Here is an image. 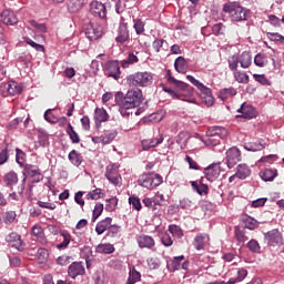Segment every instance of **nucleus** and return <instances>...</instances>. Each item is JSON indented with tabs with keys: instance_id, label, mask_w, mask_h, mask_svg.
<instances>
[{
	"instance_id": "63",
	"label": "nucleus",
	"mask_w": 284,
	"mask_h": 284,
	"mask_svg": "<svg viewBox=\"0 0 284 284\" xmlns=\"http://www.w3.org/2000/svg\"><path fill=\"white\" fill-rule=\"evenodd\" d=\"M225 29V26L223 23H216L213 26L212 30H213V34H215L216 37H219V34H223V30Z\"/></svg>"
},
{
	"instance_id": "31",
	"label": "nucleus",
	"mask_w": 284,
	"mask_h": 284,
	"mask_svg": "<svg viewBox=\"0 0 284 284\" xmlns=\"http://www.w3.org/2000/svg\"><path fill=\"white\" fill-rule=\"evenodd\" d=\"M4 183L8 187H13V185H17V183H19V176L14 171H11L6 174Z\"/></svg>"
},
{
	"instance_id": "32",
	"label": "nucleus",
	"mask_w": 284,
	"mask_h": 284,
	"mask_svg": "<svg viewBox=\"0 0 284 284\" xmlns=\"http://www.w3.org/2000/svg\"><path fill=\"white\" fill-rule=\"evenodd\" d=\"M191 185L194 192H197L200 196H205L207 195V192H210V187L207 186V184H203V183L199 184L196 182H191Z\"/></svg>"
},
{
	"instance_id": "18",
	"label": "nucleus",
	"mask_w": 284,
	"mask_h": 284,
	"mask_svg": "<svg viewBox=\"0 0 284 284\" xmlns=\"http://www.w3.org/2000/svg\"><path fill=\"white\" fill-rule=\"evenodd\" d=\"M31 234L34 237V241H38V243H41V245L48 244V239H45V233L43 232V227H41V225H34L31 229Z\"/></svg>"
},
{
	"instance_id": "56",
	"label": "nucleus",
	"mask_w": 284,
	"mask_h": 284,
	"mask_svg": "<svg viewBox=\"0 0 284 284\" xmlns=\"http://www.w3.org/2000/svg\"><path fill=\"white\" fill-rule=\"evenodd\" d=\"M148 265L150 270H159V267H161V260L158 257H150L148 260Z\"/></svg>"
},
{
	"instance_id": "14",
	"label": "nucleus",
	"mask_w": 284,
	"mask_h": 284,
	"mask_svg": "<svg viewBox=\"0 0 284 284\" xmlns=\"http://www.w3.org/2000/svg\"><path fill=\"white\" fill-rule=\"evenodd\" d=\"M90 12L93 17H99L100 19H105L108 14V10L105 9V4L99 1H92L90 3Z\"/></svg>"
},
{
	"instance_id": "48",
	"label": "nucleus",
	"mask_w": 284,
	"mask_h": 284,
	"mask_svg": "<svg viewBox=\"0 0 284 284\" xmlns=\"http://www.w3.org/2000/svg\"><path fill=\"white\" fill-rule=\"evenodd\" d=\"M24 43H27L28 45H31V48H33L34 50H37L38 52H43L45 50V48L42 44H39L37 42H34L32 39L24 37L23 38Z\"/></svg>"
},
{
	"instance_id": "3",
	"label": "nucleus",
	"mask_w": 284,
	"mask_h": 284,
	"mask_svg": "<svg viewBox=\"0 0 284 284\" xmlns=\"http://www.w3.org/2000/svg\"><path fill=\"white\" fill-rule=\"evenodd\" d=\"M223 12L230 16L231 21L241 22L250 19V10L243 8L236 2L225 3L223 6Z\"/></svg>"
},
{
	"instance_id": "33",
	"label": "nucleus",
	"mask_w": 284,
	"mask_h": 284,
	"mask_svg": "<svg viewBox=\"0 0 284 284\" xmlns=\"http://www.w3.org/2000/svg\"><path fill=\"white\" fill-rule=\"evenodd\" d=\"M69 161H71L72 165H75V168H79V165L83 163V156H81V153L77 152V150H72L69 153Z\"/></svg>"
},
{
	"instance_id": "47",
	"label": "nucleus",
	"mask_w": 284,
	"mask_h": 284,
	"mask_svg": "<svg viewBox=\"0 0 284 284\" xmlns=\"http://www.w3.org/2000/svg\"><path fill=\"white\" fill-rule=\"evenodd\" d=\"M189 139H190V136H187V134L186 133H180L179 135H178V139H176V143H178V145H180V148L182 149V150H185V148L187 146V141H189Z\"/></svg>"
},
{
	"instance_id": "2",
	"label": "nucleus",
	"mask_w": 284,
	"mask_h": 284,
	"mask_svg": "<svg viewBox=\"0 0 284 284\" xmlns=\"http://www.w3.org/2000/svg\"><path fill=\"white\" fill-rule=\"evenodd\" d=\"M115 103H122L123 108H139L143 103V91L141 89H132L123 95L122 92L115 94Z\"/></svg>"
},
{
	"instance_id": "38",
	"label": "nucleus",
	"mask_w": 284,
	"mask_h": 284,
	"mask_svg": "<svg viewBox=\"0 0 284 284\" xmlns=\"http://www.w3.org/2000/svg\"><path fill=\"white\" fill-rule=\"evenodd\" d=\"M67 134L71 139L72 143H80L81 139L79 138V133L74 131V126L71 123H68Z\"/></svg>"
},
{
	"instance_id": "59",
	"label": "nucleus",
	"mask_w": 284,
	"mask_h": 284,
	"mask_svg": "<svg viewBox=\"0 0 284 284\" xmlns=\"http://www.w3.org/2000/svg\"><path fill=\"white\" fill-rule=\"evenodd\" d=\"M266 37L270 39V41H280V43H284V37L280 33L267 32Z\"/></svg>"
},
{
	"instance_id": "7",
	"label": "nucleus",
	"mask_w": 284,
	"mask_h": 284,
	"mask_svg": "<svg viewBox=\"0 0 284 284\" xmlns=\"http://www.w3.org/2000/svg\"><path fill=\"white\" fill-rule=\"evenodd\" d=\"M23 181L29 179L31 183H41L43 181V174H41V170L34 169V166L27 164L23 170Z\"/></svg>"
},
{
	"instance_id": "41",
	"label": "nucleus",
	"mask_w": 284,
	"mask_h": 284,
	"mask_svg": "<svg viewBox=\"0 0 284 284\" xmlns=\"http://www.w3.org/2000/svg\"><path fill=\"white\" fill-rule=\"evenodd\" d=\"M8 92L14 97L16 94H21V92H23V88H21V85H19L17 82L12 81L8 84Z\"/></svg>"
},
{
	"instance_id": "45",
	"label": "nucleus",
	"mask_w": 284,
	"mask_h": 284,
	"mask_svg": "<svg viewBox=\"0 0 284 284\" xmlns=\"http://www.w3.org/2000/svg\"><path fill=\"white\" fill-rule=\"evenodd\" d=\"M142 203L144 207H148V210H151V212H159V207L156 206V204H154L153 197H144L142 200Z\"/></svg>"
},
{
	"instance_id": "58",
	"label": "nucleus",
	"mask_w": 284,
	"mask_h": 284,
	"mask_svg": "<svg viewBox=\"0 0 284 284\" xmlns=\"http://www.w3.org/2000/svg\"><path fill=\"white\" fill-rule=\"evenodd\" d=\"M247 247L251 252H254L255 254H258V252H261V245L256 240H251L247 243Z\"/></svg>"
},
{
	"instance_id": "12",
	"label": "nucleus",
	"mask_w": 284,
	"mask_h": 284,
	"mask_svg": "<svg viewBox=\"0 0 284 284\" xmlns=\"http://www.w3.org/2000/svg\"><path fill=\"white\" fill-rule=\"evenodd\" d=\"M265 240L267 241L268 245L272 247H276L277 245H283V235L276 229L268 231L265 234Z\"/></svg>"
},
{
	"instance_id": "4",
	"label": "nucleus",
	"mask_w": 284,
	"mask_h": 284,
	"mask_svg": "<svg viewBox=\"0 0 284 284\" xmlns=\"http://www.w3.org/2000/svg\"><path fill=\"white\" fill-rule=\"evenodd\" d=\"M186 79L187 81H190V83H192V85H195V88L200 90V97L202 99V102H204L207 108H212V105H214V95H212V90L205 87L192 75H186Z\"/></svg>"
},
{
	"instance_id": "39",
	"label": "nucleus",
	"mask_w": 284,
	"mask_h": 284,
	"mask_svg": "<svg viewBox=\"0 0 284 284\" xmlns=\"http://www.w3.org/2000/svg\"><path fill=\"white\" fill-rule=\"evenodd\" d=\"M139 281H141V273H139V271L132 268L129 272V277L125 284H134V283H139Z\"/></svg>"
},
{
	"instance_id": "30",
	"label": "nucleus",
	"mask_w": 284,
	"mask_h": 284,
	"mask_svg": "<svg viewBox=\"0 0 284 284\" xmlns=\"http://www.w3.org/2000/svg\"><path fill=\"white\" fill-rule=\"evenodd\" d=\"M244 148L247 150V152H261V150H265V144H263L261 141L248 142L244 144Z\"/></svg>"
},
{
	"instance_id": "51",
	"label": "nucleus",
	"mask_w": 284,
	"mask_h": 284,
	"mask_svg": "<svg viewBox=\"0 0 284 284\" xmlns=\"http://www.w3.org/2000/svg\"><path fill=\"white\" fill-rule=\"evenodd\" d=\"M116 205H119V200L116 197H111L106 200V204H105L106 212H114V210H116Z\"/></svg>"
},
{
	"instance_id": "6",
	"label": "nucleus",
	"mask_w": 284,
	"mask_h": 284,
	"mask_svg": "<svg viewBox=\"0 0 284 284\" xmlns=\"http://www.w3.org/2000/svg\"><path fill=\"white\" fill-rule=\"evenodd\" d=\"M141 187H146V190H153V187H159L163 183V178L156 173L142 174L138 180Z\"/></svg>"
},
{
	"instance_id": "28",
	"label": "nucleus",
	"mask_w": 284,
	"mask_h": 284,
	"mask_svg": "<svg viewBox=\"0 0 284 284\" xmlns=\"http://www.w3.org/2000/svg\"><path fill=\"white\" fill-rule=\"evenodd\" d=\"M260 176L263 181H274L278 176V171L276 169H265L260 172Z\"/></svg>"
},
{
	"instance_id": "35",
	"label": "nucleus",
	"mask_w": 284,
	"mask_h": 284,
	"mask_svg": "<svg viewBox=\"0 0 284 284\" xmlns=\"http://www.w3.org/2000/svg\"><path fill=\"white\" fill-rule=\"evenodd\" d=\"M239 59H240L241 68L247 69L250 68V65H252V55L250 54V52L247 51L242 52Z\"/></svg>"
},
{
	"instance_id": "62",
	"label": "nucleus",
	"mask_w": 284,
	"mask_h": 284,
	"mask_svg": "<svg viewBox=\"0 0 284 284\" xmlns=\"http://www.w3.org/2000/svg\"><path fill=\"white\" fill-rule=\"evenodd\" d=\"M103 213V204L97 203L93 209V221H97L99 219V215Z\"/></svg>"
},
{
	"instance_id": "20",
	"label": "nucleus",
	"mask_w": 284,
	"mask_h": 284,
	"mask_svg": "<svg viewBox=\"0 0 284 284\" xmlns=\"http://www.w3.org/2000/svg\"><path fill=\"white\" fill-rule=\"evenodd\" d=\"M237 112L242 114L243 119H254L256 118V110L253 109L252 105L243 103L240 109H237Z\"/></svg>"
},
{
	"instance_id": "21",
	"label": "nucleus",
	"mask_w": 284,
	"mask_h": 284,
	"mask_svg": "<svg viewBox=\"0 0 284 284\" xmlns=\"http://www.w3.org/2000/svg\"><path fill=\"white\" fill-rule=\"evenodd\" d=\"M1 19H2L3 23H6V26H16V23L19 22L17 14H14L12 11H10L8 9L2 11Z\"/></svg>"
},
{
	"instance_id": "49",
	"label": "nucleus",
	"mask_w": 284,
	"mask_h": 284,
	"mask_svg": "<svg viewBox=\"0 0 284 284\" xmlns=\"http://www.w3.org/2000/svg\"><path fill=\"white\" fill-rule=\"evenodd\" d=\"M169 232L173 236H176L178 239H182L183 237V230H181V226H179L176 224L169 225Z\"/></svg>"
},
{
	"instance_id": "23",
	"label": "nucleus",
	"mask_w": 284,
	"mask_h": 284,
	"mask_svg": "<svg viewBox=\"0 0 284 284\" xmlns=\"http://www.w3.org/2000/svg\"><path fill=\"white\" fill-rule=\"evenodd\" d=\"M95 124L99 126V123H105L108 119H110V115L108 114V111L103 108H97L94 110V116H93Z\"/></svg>"
},
{
	"instance_id": "17",
	"label": "nucleus",
	"mask_w": 284,
	"mask_h": 284,
	"mask_svg": "<svg viewBox=\"0 0 284 284\" xmlns=\"http://www.w3.org/2000/svg\"><path fill=\"white\" fill-rule=\"evenodd\" d=\"M210 243V235L207 233H199L193 240V247L201 252V250H205V245Z\"/></svg>"
},
{
	"instance_id": "9",
	"label": "nucleus",
	"mask_w": 284,
	"mask_h": 284,
	"mask_svg": "<svg viewBox=\"0 0 284 284\" xmlns=\"http://www.w3.org/2000/svg\"><path fill=\"white\" fill-rule=\"evenodd\" d=\"M84 34L90 41H97V39H101V37H103V28L91 22L84 29Z\"/></svg>"
},
{
	"instance_id": "5",
	"label": "nucleus",
	"mask_w": 284,
	"mask_h": 284,
	"mask_svg": "<svg viewBox=\"0 0 284 284\" xmlns=\"http://www.w3.org/2000/svg\"><path fill=\"white\" fill-rule=\"evenodd\" d=\"M153 79L152 73L148 71L136 72L128 77V83L135 88H148V85H152Z\"/></svg>"
},
{
	"instance_id": "43",
	"label": "nucleus",
	"mask_w": 284,
	"mask_h": 284,
	"mask_svg": "<svg viewBox=\"0 0 284 284\" xmlns=\"http://www.w3.org/2000/svg\"><path fill=\"white\" fill-rule=\"evenodd\" d=\"M129 204L132 205L133 210H136V212H141L143 209V205H141V200L136 195H131L129 197Z\"/></svg>"
},
{
	"instance_id": "25",
	"label": "nucleus",
	"mask_w": 284,
	"mask_h": 284,
	"mask_svg": "<svg viewBox=\"0 0 284 284\" xmlns=\"http://www.w3.org/2000/svg\"><path fill=\"white\" fill-rule=\"evenodd\" d=\"M250 174H252V170L250 169V166H247V164L237 165L236 173H235L236 179L244 180V179H247Z\"/></svg>"
},
{
	"instance_id": "36",
	"label": "nucleus",
	"mask_w": 284,
	"mask_h": 284,
	"mask_svg": "<svg viewBox=\"0 0 284 284\" xmlns=\"http://www.w3.org/2000/svg\"><path fill=\"white\" fill-rule=\"evenodd\" d=\"M230 97H236V89L229 88L220 90L219 99H221V101H227Z\"/></svg>"
},
{
	"instance_id": "61",
	"label": "nucleus",
	"mask_w": 284,
	"mask_h": 284,
	"mask_svg": "<svg viewBox=\"0 0 284 284\" xmlns=\"http://www.w3.org/2000/svg\"><path fill=\"white\" fill-rule=\"evenodd\" d=\"M161 243L164 245V247H172L174 241H172V236H170V234H164L161 237Z\"/></svg>"
},
{
	"instance_id": "16",
	"label": "nucleus",
	"mask_w": 284,
	"mask_h": 284,
	"mask_svg": "<svg viewBox=\"0 0 284 284\" xmlns=\"http://www.w3.org/2000/svg\"><path fill=\"white\" fill-rule=\"evenodd\" d=\"M85 274V266H83V263L81 262H73L68 267V275L70 278H77V276H83Z\"/></svg>"
},
{
	"instance_id": "55",
	"label": "nucleus",
	"mask_w": 284,
	"mask_h": 284,
	"mask_svg": "<svg viewBox=\"0 0 284 284\" xmlns=\"http://www.w3.org/2000/svg\"><path fill=\"white\" fill-rule=\"evenodd\" d=\"M254 63L255 65H257L258 68H264L265 63H267V58H265V55L258 53L255 55L254 58Z\"/></svg>"
},
{
	"instance_id": "13",
	"label": "nucleus",
	"mask_w": 284,
	"mask_h": 284,
	"mask_svg": "<svg viewBox=\"0 0 284 284\" xmlns=\"http://www.w3.org/2000/svg\"><path fill=\"white\" fill-rule=\"evenodd\" d=\"M6 242L10 247H14V250H18L21 252L23 250V241L21 240V235L17 232H11L6 236Z\"/></svg>"
},
{
	"instance_id": "22",
	"label": "nucleus",
	"mask_w": 284,
	"mask_h": 284,
	"mask_svg": "<svg viewBox=\"0 0 284 284\" xmlns=\"http://www.w3.org/2000/svg\"><path fill=\"white\" fill-rule=\"evenodd\" d=\"M160 143H163V135H160V138L142 140L141 145L142 150L148 151L151 150V148H156Z\"/></svg>"
},
{
	"instance_id": "64",
	"label": "nucleus",
	"mask_w": 284,
	"mask_h": 284,
	"mask_svg": "<svg viewBox=\"0 0 284 284\" xmlns=\"http://www.w3.org/2000/svg\"><path fill=\"white\" fill-rule=\"evenodd\" d=\"M108 275L105 273H100L95 278V284H108Z\"/></svg>"
},
{
	"instance_id": "1",
	"label": "nucleus",
	"mask_w": 284,
	"mask_h": 284,
	"mask_svg": "<svg viewBox=\"0 0 284 284\" xmlns=\"http://www.w3.org/2000/svg\"><path fill=\"white\" fill-rule=\"evenodd\" d=\"M166 79L169 83H172L173 85H175V88H178V90H181V92H187V94H185L174 89L163 87V91L166 92V94L172 97V99H178L179 101H186V103H196V98H194V91H193L194 89L190 88V84L181 80H176L175 78L172 77V73L170 71H168Z\"/></svg>"
},
{
	"instance_id": "10",
	"label": "nucleus",
	"mask_w": 284,
	"mask_h": 284,
	"mask_svg": "<svg viewBox=\"0 0 284 284\" xmlns=\"http://www.w3.org/2000/svg\"><path fill=\"white\" fill-rule=\"evenodd\" d=\"M239 162H241V150L236 146H232L226 151V165L232 170Z\"/></svg>"
},
{
	"instance_id": "19",
	"label": "nucleus",
	"mask_w": 284,
	"mask_h": 284,
	"mask_svg": "<svg viewBox=\"0 0 284 284\" xmlns=\"http://www.w3.org/2000/svg\"><path fill=\"white\" fill-rule=\"evenodd\" d=\"M227 134H229L227 129L223 126H211L206 131V136H213L217 139H225Z\"/></svg>"
},
{
	"instance_id": "54",
	"label": "nucleus",
	"mask_w": 284,
	"mask_h": 284,
	"mask_svg": "<svg viewBox=\"0 0 284 284\" xmlns=\"http://www.w3.org/2000/svg\"><path fill=\"white\" fill-rule=\"evenodd\" d=\"M16 219H17V213L14 211H7L4 213L3 221L7 225H10V223H14Z\"/></svg>"
},
{
	"instance_id": "8",
	"label": "nucleus",
	"mask_w": 284,
	"mask_h": 284,
	"mask_svg": "<svg viewBox=\"0 0 284 284\" xmlns=\"http://www.w3.org/2000/svg\"><path fill=\"white\" fill-rule=\"evenodd\" d=\"M104 176L109 180V182L112 183V185H119L121 183V173H119V165H106Z\"/></svg>"
},
{
	"instance_id": "24",
	"label": "nucleus",
	"mask_w": 284,
	"mask_h": 284,
	"mask_svg": "<svg viewBox=\"0 0 284 284\" xmlns=\"http://www.w3.org/2000/svg\"><path fill=\"white\" fill-rule=\"evenodd\" d=\"M138 244L139 247H146L148 250H152V247L155 245V242L154 239L150 235H140L138 237Z\"/></svg>"
},
{
	"instance_id": "27",
	"label": "nucleus",
	"mask_w": 284,
	"mask_h": 284,
	"mask_svg": "<svg viewBox=\"0 0 284 284\" xmlns=\"http://www.w3.org/2000/svg\"><path fill=\"white\" fill-rule=\"evenodd\" d=\"M130 39V31H128V27L125 24H121L119 27V34L115 38L118 43H125Z\"/></svg>"
},
{
	"instance_id": "29",
	"label": "nucleus",
	"mask_w": 284,
	"mask_h": 284,
	"mask_svg": "<svg viewBox=\"0 0 284 284\" xmlns=\"http://www.w3.org/2000/svg\"><path fill=\"white\" fill-rule=\"evenodd\" d=\"M174 68L175 71L179 72V74H185V72H187V62L185 61V58H176L174 61Z\"/></svg>"
},
{
	"instance_id": "57",
	"label": "nucleus",
	"mask_w": 284,
	"mask_h": 284,
	"mask_svg": "<svg viewBox=\"0 0 284 284\" xmlns=\"http://www.w3.org/2000/svg\"><path fill=\"white\" fill-rule=\"evenodd\" d=\"M44 119L48 123H57V121H59V118L52 113V109H48L44 112Z\"/></svg>"
},
{
	"instance_id": "50",
	"label": "nucleus",
	"mask_w": 284,
	"mask_h": 284,
	"mask_svg": "<svg viewBox=\"0 0 284 284\" xmlns=\"http://www.w3.org/2000/svg\"><path fill=\"white\" fill-rule=\"evenodd\" d=\"M81 8H83V3L81 2V0H71L68 4V9L70 10V12H79Z\"/></svg>"
},
{
	"instance_id": "11",
	"label": "nucleus",
	"mask_w": 284,
	"mask_h": 284,
	"mask_svg": "<svg viewBox=\"0 0 284 284\" xmlns=\"http://www.w3.org/2000/svg\"><path fill=\"white\" fill-rule=\"evenodd\" d=\"M105 77H111L112 79H119L121 77V67H119V61H109L104 67Z\"/></svg>"
},
{
	"instance_id": "37",
	"label": "nucleus",
	"mask_w": 284,
	"mask_h": 284,
	"mask_svg": "<svg viewBox=\"0 0 284 284\" xmlns=\"http://www.w3.org/2000/svg\"><path fill=\"white\" fill-rule=\"evenodd\" d=\"M95 252L98 254H113L114 245H112V244H99L95 247Z\"/></svg>"
},
{
	"instance_id": "52",
	"label": "nucleus",
	"mask_w": 284,
	"mask_h": 284,
	"mask_svg": "<svg viewBox=\"0 0 284 284\" xmlns=\"http://www.w3.org/2000/svg\"><path fill=\"white\" fill-rule=\"evenodd\" d=\"M239 63H240V59L239 55L234 54L229 59V68L230 70H232L233 72H236L239 70Z\"/></svg>"
},
{
	"instance_id": "53",
	"label": "nucleus",
	"mask_w": 284,
	"mask_h": 284,
	"mask_svg": "<svg viewBox=\"0 0 284 284\" xmlns=\"http://www.w3.org/2000/svg\"><path fill=\"white\" fill-rule=\"evenodd\" d=\"M152 199L156 207H163L165 205V195L156 193Z\"/></svg>"
},
{
	"instance_id": "42",
	"label": "nucleus",
	"mask_w": 284,
	"mask_h": 284,
	"mask_svg": "<svg viewBox=\"0 0 284 284\" xmlns=\"http://www.w3.org/2000/svg\"><path fill=\"white\" fill-rule=\"evenodd\" d=\"M234 79L237 83H250V75L242 71H234Z\"/></svg>"
},
{
	"instance_id": "44",
	"label": "nucleus",
	"mask_w": 284,
	"mask_h": 284,
	"mask_svg": "<svg viewBox=\"0 0 284 284\" xmlns=\"http://www.w3.org/2000/svg\"><path fill=\"white\" fill-rule=\"evenodd\" d=\"M202 142L206 148H216V145L221 144L220 138H214V136H207V139H202Z\"/></svg>"
},
{
	"instance_id": "26",
	"label": "nucleus",
	"mask_w": 284,
	"mask_h": 284,
	"mask_svg": "<svg viewBox=\"0 0 284 284\" xmlns=\"http://www.w3.org/2000/svg\"><path fill=\"white\" fill-rule=\"evenodd\" d=\"M109 227H112V217H106L100 221L95 226V232L97 234L101 235L105 232V230H109Z\"/></svg>"
},
{
	"instance_id": "40",
	"label": "nucleus",
	"mask_w": 284,
	"mask_h": 284,
	"mask_svg": "<svg viewBox=\"0 0 284 284\" xmlns=\"http://www.w3.org/2000/svg\"><path fill=\"white\" fill-rule=\"evenodd\" d=\"M139 63V57L134 52L129 53V57L126 60H123L121 62L122 68H130V65Z\"/></svg>"
},
{
	"instance_id": "15",
	"label": "nucleus",
	"mask_w": 284,
	"mask_h": 284,
	"mask_svg": "<svg viewBox=\"0 0 284 284\" xmlns=\"http://www.w3.org/2000/svg\"><path fill=\"white\" fill-rule=\"evenodd\" d=\"M206 181L211 183L221 176V164H211L204 170Z\"/></svg>"
},
{
	"instance_id": "34",
	"label": "nucleus",
	"mask_w": 284,
	"mask_h": 284,
	"mask_svg": "<svg viewBox=\"0 0 284 284\" xmlns=\"http://www.w3.org/2000/svg\"><path fill=\"white\" fill-rule=\"evenodd\" d=\"M118 134H119V132H116V130L104 131V134H102L103 145H108V144L112 143V141H114V139H116Z\"/></svg>"
},
{
	"instance_id": "46",
	"label": "nucleus",
	"mask_w": 284,
	"mask_h": 284,
	"mask_svg": "<svg viewBox=\"0 0 284 284\" xmlns=\"http://www.w3.org/2000/svg\"><path fill=\"white\" fill-rule=\"evenodd\" d=\"M61 236L63 239V241L57 245L58 250H65V247H68L70 245V233L68 232H62Z\"/></svg>"
},
{
	"instance_id": "60",
	"label": "nucleus",
	"mask_w": 284,
	"mask_h": 284,
	"mask_svg": "<svg viewBox=\"0 0 284 284\" xmlns=\"http://www.w3.org/2000/svg\"><path fill=\"white\" fill-rule=\"evenodd\" d=\"M134 30L136 34H143L145 32V23L141 20H135Z\"/></svg>"
}]
</instances>
